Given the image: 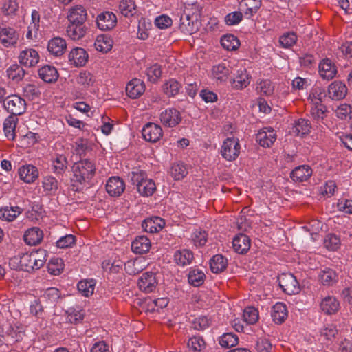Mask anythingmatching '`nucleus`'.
<instances>
[{
    "label": "nucleus",
    "instance_id": "31",
    "mask_svg": "<svg viewBox=\"0 0 352 352\" xmlns=\"http://www.w3.org/2000/svg\"><path fill=\"white\" fill-rule=\"evenodd\" d=\"M250 83V76L245 69L237 71L236 77L232 81V86L235 89H242Z\"/></svg>",
    "mask_w": 352,
    "mask_h": 352
},
{
    "label": "nucleus",
    "instance_id": "46",
    "mask_svg": "<svg viewBox=\"0 0 352 352\" xmlns=\"http://www.w3.org/2000/svg\"><path fill=\"white\" fill-rule=\"evenodd\" d=\"M95 285L94 279L82 280L78 283V289L83 296L88 297L93 294Z\"/></svg>",
    "mask_w": 352,
    "mask_h": 352
},
{
    "label": "nucleus",
    "instance_id": "25",
    "mask_svg": "<svg viewBox=\"0 0 352 352\" xmlns=\"http://www.w3.org/2000/svg\"><path fill=\"white\" fill-rule=\"evenodd\" d=\"M39 77L45 82L52 83L56 82L59 76L58 72L54 66L45 65L38 70Z\"/></svg>",
    "mask_w": 352,
    "mask_h": 352
},
{
    "label": "nucleus",
    "instance_id": "18",
    "mask_svg": "<svg viewBox=\"0 0 352 352\" xmlns=\"http://www.w3.org/2000/svg\"><path fill=\"white\" fill-rule=\"evenodd\" d=\"M88 54L82 47H75L69 54V60L75 67L84 66L88 60Z\"/></svg>",
    "mask_w": 352,
    "mask_h": 352
},
{
    "label": "nucleus",
    "instance_id": "58",
    "mask_svg": "<svg viewBox=\"0 0 352 352\" xmlns=\"http://www.w3.org/2000/svg\"><path fill=\"white\" fill-rule=\"evenodd\" d=\"M192 240L197 247L204 246L207 242L208 234L201 229H196L191 235Z\"/></svg>",
    "mask_w": 352,
    "mask_h": 352
},
{
    "label": "nucleus",
    "instance_id": "8",
    "mask_svg": "<svg viewBox=\"0 0 352 352\" xmlns=\"http://www.w3.org/2000/svg\"><path fill=\"white\" fill-rule=\"evenodd\" d=\"M18 39V34L13 28L0 26V43L4 47L15 46Z\"/></svg>",
    "mask_w": 352,
    "mask_h": 352
},
{
    "label": "nucleus",
    "instance_id": "10",
    "mask_svg": "<svg viewBox=\"0 0 352 352\" xmlns=\"http://www.w3.org/2000/svg\"><path fill=\"white\" fill-rule=\"evenodd\" d=\"M276 140V134L274 129L265 127L260 130L256 135V140L263 147H270Z\"/></svg>",
    "mask_w": 352,
    "mask_h": 352
},
{
    "label": "nucleus",
    "instance_id": "29",
    "mask_svg": "<svg viewBox=\"0 0 352 352\" xmlns=\"http://www.w3.org/2000/svg\"><path fill=\"white\" fill-rule=\"evenodd\" d=\"M151 248L150 240L144 236L136 237L131 244V250L135 254H143Z\"/></svg>",
    "mask_w": 352,
    "mask_h": 352
},
{
    "label": "nucleus",
    "instance_id": "19",
    "mask_svg": "<svg viewBox=\"0 0 352 352\" xmlns=\"http://www.w3.org/2000/svg\"><path fill=\"white\" fill-rule=\"evenodd\" d=\"M88 28L86 24L69 23L66 32L67 36L74 41L82 38L87 34Z\"/></svg>",
    "mask_w": 352,
    "mask_h": 352
},
{
    "label": "nucleus",
    "instance_id": "7",
    "mask_svg": "<svg viewBox=\"0 0 352 352\" xmlns=\"http://www.w3.org/2000/svg\"><path fill=\"white\" fill-rule=\"evenodd\" d=\"M348 93V89L344 82L341 80H334L327 87V97L332 100H341Z\"/></svg>",
    "mask_w": 352,
    "mask_h": 352
},
{
    "label": "nucleus",
    "instance_id": "2",
    "mask_svg": "<svg viewBox=\"0 0 352 352\" xmlns=\"http://www.w3.org/2000/svg\"><path fill=\"white\" fill-rule=\"evenodd\" d=\"M3 91L4 90L0 91V102L3 104L5 109L11 114L10 116L16 117L25 112L26 102L23 98L18 95H10L5 98L1 95Z\"/></svg>",
    "mask_w": 352,
    "mask_h": 352
},
{
    "label": "nucleus",
    "instance_id": "55",
    "mask_svg": "<svg viewBox=\"0 0 352 352\" xmlns=\"http://www.w3.org/2000/svg\"><path fill=\"white\" fill-rule=\"evenodd\" d=\"M335 113L340 120H350L352 118V107L347 104H342L336 108Z\"/></svg>",
    "mask_w": 352,
    "mask_h": 352
},
{
    "label": "nucleus",
    "instance_id": "4",
    "mask_svg": "<svg viewBox=\"0 0 352 352\" xmlns=\"http://www.w3.org/2000/svg\"><path fill=\"white\" fill-rule=\"evenodd\" d=\"M278 281L280 287L287 294H296L300 291L296 278L291 273L281 274L278 277Z\"/></svg>",
    "mask_w": 352,
    "mask_h": 352
},
{
    "label": "nucleus",
    "instance_id": "44",
    "mask_svg": "<svg viewBox=\"0 0 352 352\" xmlns=\"http://www.w3.org/2000/svg\"><path fill=\"white\" fill-rule=\"evenodd\" d=\"M221 44L222 47L228 51L236 50L239 45V40L233 34H226L221 37Z\"/></svg>",
    "mask_w": 352,
    "mask_h": 352
},
{
    "label": "nucleus",
    "instance_id": "6",
    "mask_svg": "<svg viewBox=\"0 0 352 352\" xmlns=\"http://www.w3.org/2000/svg\"><path fill=\"white\" fill-rule=\"evenodd\" d=\"M318 73L323 80H331L336 76L338 68L334 61L329 58H324L318 64Z\"/></svg>",
    "mask_w": 352,
    "mask_h": 352
},
{
    "label": "nucleus",
    "instance_id": "21",
    "mask_svg": "<svg viewBox=\"0 0 352 352\" xmlns=\"http://www.w3.org/2000/svg\"><path fill=\"white\" fill-rule=\"evenodd\" d=\"M312 169L308 165L296 167L290 173V177L294 182H303L312 175Z\"/></svg>",
    "mask_w": 352,
    "mask_h": 352
},
{
    "label": "nucleus",
    "instance_id": "35",
    "mask_svg": "<svg viewBox=\"0 0 352 352\" xmlns=\"http://www.w3.org/2000/svg\"><path fill=\"white\" fill-rule=\"evenodd\" d=\"M23 212L19 206H5L0 209V219L6 221H14Z\"/></svg>",
    "mask_w": 352,
    "mask_h": 352
},
{
    "label": "nucleus",
    "instance_id": "52",
    "mask_svg": "<svg viewBox=\"0 0 352 352\" xmlns=\"http://www.w3.org/2000/svg\"><path fill=\"white\" fill-rule=\"evenodd\" d=\"M52 167L54 173L56 175L63 173L67 167V157L63 155H58L53 161Z\"/></svg>",
    "mask_w": 352,
    "mask_h": 352
},
{
    "label": "nucleus",
    "instance_id": "62",
    "mask_svg": "<svg viewBox=\"0 0 352 352\" xmlns=\"http://www.w3.org/2000/svg\"><path fill=\"white\" fill-rule=\"evenodd\" d=\"M60 296L61 293L60 290L56 287L47 288L43 295V297L47 301L52 304L56 302L59 300Z\"/></svg>",
    "mask_w": 352,
    "mask_h": 352
},
{
    "label": "nucleus",
    "instance_id": "5",
    "mask_svg": "<svg viewBox=\"0 0 352 352\" xmlns=\"http://www.w3.org/2000/svg\"><path fill=\"white\" fill-rule=\"evenodd\" d=\"M221 155L228 161L235 160L240 153V144L238 139L228 138L223 143Z\"/></svg>",
    "mask_w": 352,
    "mask_h": 352
},
{
    "label": "nucleus",
    "instance_id": "41",
    "mask_svg": "<svg viewBox=\"0 0 352 352\" xmlns=\"http://www.w3.org/2000/svg\"><path fill=\"white\" fill-rule=\"evenodd\" d=\"M319 279L324 285H331L337 280L336 272L330 268L322 270L319 273Z\"/></svg>",
    "mask_w": 352,
    "mask_h": 352
},
{
    "label": "nucleus",
    "instance_id": "33",
    "mask_svg": "<svg viewBox=\"0 0 352 352\" xmlns=\"http://www.w3.org/2000/svg\"><path fill=\"white\" fill-rule=\"evenodd\" d=\"M286 305L283 302H277L272 307V317L277 324H281L287 317Z\"/></svg>",
    "mask_w": 352,
    "mask_h": 352
},
{
    "label": "nucleus",
    "instance_id": "43",
    "mask_svg": "<svg viewBox=\"0 0 352 352\" xmlns=\"http://www.w3.org/2000/svg\"><path fill=\"white\" fill-rule=\"evenodd\" d=\"M182 86L175 79H170L162 86L164 93L168 97H173L179 94Z\"/></svg>",
    "mask_w": 352,
    "mask_h": 352
},
{
    "label": "nucleus",
    "instance_id": "1",
    "mask_svg": "<svg viewBox=\"0 0 352 352\" xmlns=\"http://www.w3.org/2000/svg\"><path fill=\"white\" fill-rule=\"evenodd\" d=\"M73 182L85 186L89 185L96 175V164L89 159L80 160L72 166Z\"/></svg>",
    "mask_w": 352,
    "mask_h": 352
},
{
    "label": "nucleus",
    "instance_id": "28",
    "mask_svg": "<svg viewBox=\"0 0 352 352\" xmlns=\"http://www.w3.org/2000/svg\"><path fill=\"white\" fill-rule=\"evenodd\" d=\"M20 179L24 182L33 183L38 176V171L36 167L32 165L23 166L19 169Z\"/></svg>",
    "mask_w": 352,
    "mask_h": 352
},
{
    "label": "nucleus",
    "instance_id": "49",
    "mask_svg": "<svg viewBox=\"0 0 352 352\" xmlns=\"http://www.w3.org/2000/svg\"><path fill=\"white\" fill-rule=\"evenodd\" d=\"M239 338L232 333H223L219 340V344L224 348H230L238 344Z\"/></svg>",
    "mask_w": 352,
    "mask_h": 352
},
{
    "label": "nucleus",
    "instance_id": "20",
    "mask_svg": "<svg viewBox=\"0 0 352 352\" xmlns=\"http://www.w3.org/2000/svg\"><path fill=\"white\" fill-rule=\"evenodd\" d=\"M67 49L66 41L59 36L52 38L48 42L47 50L48 52L55 56H60L63 55Z\"/></svg>",
    "mask_w": 352,
    "mask_h": 352
},
{
    "label": "nucleus",
    "instance_id": "27",
    "mask_svg": "<svg viewBox=\"0 0 352 352\" xmlns=\"http://www.w3.org/2000/svg\"><path fill=\"white\" fill-rule=\"evenodd\" d=\"M320 309L327 314H334L340 309V302L335 296H327L322 300Z\"/></svg>",
    "mask_w": 352,
    "mask_h": 352
},
{
    "label": "nucleus",
    "instance_id": "16",
    "mask_svg": "<svg viewBox=\"0 0 352 352\" xmlns=\"http://www.w3.org/2000/svg\"><path fill=\"white\" fill-rule=\"evenodd\" d=\"M125 189V184L119 177H110L106 184L107 193L113 197L120 196Z\"/></svg>",
    "mask_w": 352,
    "mask_h": 352
},
{
    "label": "nucleus",
    "instance_id": "15",
    "mask_svg": "<svg viewBox=\"0 0 352 352\" xmlns=\"http://www.w3.org/2000/svg\"><path fill=\"white\" fill-rule=\"evenodd\" d=\"M33 258L32 252L25 253L20 257H14L12 258L10 264L12 265V263H19L18 267H20L21 270L30 272L36 270V263Z\"/></svg>",
    "mask_w": 352,
    "mask_h": 352
},
{
    "label": "nucleus",
    "instance_id": "50",
    "mask_svg": "<svg viewBox=\"0 0 352 352\" xmlns=\"http://www.w3.org/2000/svg\"><path fill=\"white\" fill-rule=\"evenodd\" d=\"M256 91L261 95L272 96L274 91V85L268 79L262 80L256 85Z\"/></svg>",
    "mask_w": 352,
    "mask_h": 352
},
{
    "label": "nucleus",
    "instance_id": "39",
    "mask_svg": "<svg viewBox=\"0 0 352 352\" xmlns=\"http://www.w3.org/2000/svg\"><path fill=\"white\" fill-rule=\"evenodd\" d=\"M205 278V274L199 269H190L188 274V283L194 287L201 286L204 283Z\"/></svg>",
    "mask_w": 352,
    "mask_h": 352
},
{
    "label": "nucleus",
    "instance_id": "12",
    "mask_svg": "<svg viewBox=\"0 0 352 352\" xmlns=\"http://www.w3.org/2000/svg\"><path fill=\"white\" fill-rule=\"evenodd\" d=\"M160 120L164 126L174 127L181 122L182 118L179 111L170 108L161 113Z\"/></svg>",
    "mask_w": 352,
    "mask_h": 352
},
{
    "label": "nucleus",
    "instance_id": "17",
    "mask_svg": "<svg viewBox=\"0 0 352 352\" xmlns=\"http://www.w3.org/2000/svg\"><path fill=\"white\" fill-rule=\"evenodd\" d=\"M251 241L248 236L243 234H239L232 240V248L235 252L244 254L250 248Z\"/></svg>",
    "mask_w": 352,
    "mask_h": 352
},
{
    "label": "nucleus",
    "instance_id": "60",
    "mask_svg": "<svg viewBox=\"0 0 352 352\" xmlns=\"http://www.w3.org/2000/svg\"><path fill=\"white\" fill-rule=\"evenodd\" d=\"M324 245L329 250L335 251L340 245V238L334 234H328L324 238Z\"/></svg>",
    "mask_w": 352,
    "mask_h": 352
},
{
    "label": "nucleus",
    "instance_id": "53",
    "mask_svg": "<svg viewBox=\"0 0 352 352\" xmlns=\"http://www.w3.org/2000/svg\"><path fill=\"white\" fill-rule=\"evenodd\" d=\"M119 10L124 16H131L135 13V3L132 0H122L120 2Z\"/></svg>",
    "mask_w": 352,
    "mask_h": 352
},
{
    "label": "nucleus",
    "instance_id": "36",
    "mask_svg": "<svg viewBox=\"0 0 352 352\" xmlns=\"http://www.w3.org/2000/svg\"><path fill=\"white\" fill-rule=\"evenodd\" d=\"M228 260L221 254L213 256L210 261V267L213 273H220L226 270Z\"/></svg>",
    "mask_w": 352,
    "mask_h": 352
},
{
    "label": "nucleus",
    "instance_id": "13",
    "mask_svg": "<svg viewBox=\"0 0 352 352\" xmlns=\"http://www.w3.org/2000/svg\"><path fill=\"white\" fill-rule=\"evenodd\" d=\"M155 274L152 272H146L142 274L138 280V286L140 290L146 293H150L155 289L157 285Z\"/></svg>",
    "mask_w": 352,
    "mask_h": 352
},
{
    "label": "nucleus",
    "instance_id": "59",
    "mask_svg": "<svg viewBox=\"0 0 352 352\" xmlns=\"http://www.w3.org/2000/svg\"><path fill=\"white\" fill-rule=\"evenodd\" d=\"M294 128L298 135H305L310 132L311 126L309 120L301 118L296 121Z\"/></svg>",
    "mask_w": 352,
    "mask_h": 352
},
{
    "label": "nucleus",
    "instance_id": "38",
    "mask_svg": "<svg viewBox=\"0 0 352 352\" xmlns=\"http://www.w3.org/2000/svg\"><path fill=\"white\" fill-rule=\"evenodd\" d=\"M42 187L46 195H54L58 189V182L52 176H46L42 181Z\"/></svg>",
    "mask_w": 352,
    "mask_h": 352
},
{
    "label": "nucleus",
    "instance_id": "64",
    "mask_svg": "<svg viewBox=\"0 0 352 352\" xmlns=\"http://www.w3.org/2000/svg\"><path fill=\"white\" fill-rule=\"evenodd\" d=\"M76 243V236L73 234H66L60 237L56 243V247L61 249L71 248Z\"/></svg>",
    "mask_w": 352,
    "mask_h": 352
},
{
    "label": "nucleus",
    "instance_id": "3",
    "mask_svg": "<svg viewBox=\"0 0 352 352\" xmlns=\"http://www.w3.org/2000/svg\"><path fill=\"white\" fill-rule=\"evenodd\" d=\"M199 24L197 14H195L194 16H191L190 9H184L180 16V30L186 34H192L199 30Z\"/></svg>",
    "mask_w": 352,
    "mask_h": 352
},
{
    "label": "nucleus",
    "instance_id": "57",
    "mask_svg": "<svg viewBox=\"0 0 352 352\" xmlns=\"http://www.w3.org/2000/svg\"><path fill=\"white\" fill-rule=\"evenodd\" d=\"M327 95L324 89L316 87L312 89L308 99L311 101V104L323 103V99Z\"/></svg>",
    "mask_w": 352,
    "mask_h": 352
},
{
    "label": "nucleus",
    "instance_id": "48",
    "mask_svg": "<svg viewBox=\"0 0 352 352\" xmlns=\"http://www.w3.org/2000/svg\"><path fill=\"white\" fill-rule=\"evenodd\" d=\"M25 74V70L23 67L17 64L11 65L7 69V75L10 79L19 82L21 80Z\"/></svg>",
    "mask_w": 352,
    "mask_h": 352
},
{
    "label": "nucleus",
    "instance_id": "56",
    "mask_svg": "<svg viewBox=\"0 0 352 352\" xmlns=\"http://www.w3.org/2000/svg\"><path fill=\"white\" fill-rule=\"evenodd\" d=\"M243 322L247 324H253L258 320V311L253 307H248L243 311Z\"/></svg>",
    "mask_w": 352,
    "mask_h": 352
},
{
    "label": "nucleus",
    "instance_id": "47",
    "mask_svg": "<svg viewBox=\"0 0 352 352\" xmlns=\"http://www.w3.org/2000/svg\"><path fill=\"white\" fill-rule=\"evenodd\" d=\"M206 346V342L200 336H194L188 340V347L195 352H201Z\"/></svg>",
    "mask_w": 352,
    "mask_h": 352
},
{
    "label": "nucleus",
    "instance_id": "30",
    "mask_svg": "<svg viewBox=\"0 0 352 352\" xmlns=\"http://www.w3.org/2000/svg\"><path fill=\"white\" fill-rule=\"evenodd\" d=\"M43 238V231L36 227L28 230L23 236L25 242L30 245H36L40 243Z\"/></svg>",
    "mask_w": 352,
    "mask_h": 352
},
{
    "label": "nucleus",
    "instance_id": "9",
    "mask_svg": "<svg viewBox=\"0 0 352 352\" xmlns=\"http://www.w3.org/2000/svg\"><path fill=\"white\" fill-rule=\"evenodd\" d=\"M142 134L146 141L156 142L162 137V129L159 125L148 122L142 129Z\"/></svg>",
    "mask_w": 352,
    "mask_h": 352
},
{
    "label": "nucleus",
    "instance_id": "42",
    "mask_svg": "<svg viewBox=\"0 0 352 352\" xmlns=\"http://www.w3.org/2000/svg\"><path fill=\"white\" fill-rule=\"evenodd\" d=\"M137 190L140 195L144 197L151 196L156 190L155 184L151 179L142 182L137 186Z\"/></svg>",
    "mask_w": 352,
    "mask_h": 352
},
{
    "label": "nucleus",
    "instance_id": "40",
    "mask_svg": "<svg viewBox=\"0 0 352 352\" xmlns=\"http://www.w3.org/2000/svg\"><path fill=\"white\" fill-rule=\"evenodd\" d=\"M113 41L111 38L106 35H99L94 43L96 50L101 52H107L112 47Z\"/></svg>",
    "mask_w": 352,
    "mask_h": 352
},
{
    "label": "nucleus",
    "instance_id": "22",
    "mask_svg": "<svg viewBox=\"0 0 352 352\" xmlns=\"http://www.w3.org/2000/svg\"><path fill=\"white\" fill-rule=\"evenodd\" d=\"M145 91V85L142 80L138 78L131 80L126 86V92L129 97L137 98Z\"/></svg>",
    "mask_w": 352,
    "mask_h": 352
},
{
    "label": "nucleus",
    "instance_id": "23",
    "mask_svg": "<svg viewBox=\"0 0 352 352\" xmlns=\"http://www.w3.org/2000/svg\"><path fill=\"white\" fill-rule=\"evenodd\" d=\"M164 225L165 222L163 219L160 217H153L145 219L142 223V227L146 232L156 233L160 232Z\"/></svg>",
    "mask_w": 352,
    "mask_h": 352
},
{
    "label": "nucleus",
    "instance_id": "61",
    "mask_svg": "<svg viewBox=\"0 0 352 352\" xmlns=\"http://www.w3.org/2000/svg\"><path fill=\"white\" fill-rule=\"evenodd\" d=\"M18 9L19 3L16 1L8 0L3 3L2 12L5 15L12 17L16 15Z\"/></svg>",
    "mask_w": 352,
    "mask_h": 352
},
{
    "label": "nucleus",
    "instance_id": "11",
    "mask_svg": "<svg viewBox=\"0 0 352 352\" xmlns=\"http://www.w3.org/2000/svg\"><path fill=\"white\" fill-rule=\"evenodd\" d=\"M18 58L21 65L32 67L39 62L40 56L34 49L27 48L20 52Z\"/></svg>",
    "mask_w": 352,
    "mask_h": 352
},
{
    "label": "nucleus",
    "instance_id": "24",
    "mask_svg": "<svg viewBox=\"0 0 352 352\" xmlns=\"http://www.w3.org/2000/svg\"><path fill=\"white\" fill-rule=\"evenodd\" d=\"M124 265L128 274L135 275L142 272L146 267L147 263L144 258H138L128 261Z\"/></svg>",
    "mask_w": 352,
    "mask_h": 352
},
{
    "label": "nucleus",
    "instance_id": "51",
    "mask_svg": "<svg viewBox=\"0 0 352 352\" xmlns=\"http://www.w3.org/2000/svg\"><path fill=\"white\" fill-rule=\"evenodd\" d=\"M229 74L230 69L223 64H219L214 66L212 68V75L214 78L219 82L226 81Z\"/></svg>",
    "mask_w": 352,
    "mask_h": 352
},
{
    "label": "nucleus",
    "instance_id": "63",
    "mask_svg": "<svg viewBox=\"0 0 352 352\" xmlns=\"http://www.w3.org/2000/svg\"><path fill=\"white\" fill-rule=\"evenodd\" d=\"M297 41V36L294 32H287L279 38L280 45L285 48L293 46Z\"/></svg>",
    "mask_w": 352,
    "mask_h": 352
},
{
    "label": "nucleus",
    "instance_id": "32",
    "mask_svg": "<svg viewBox=\"0 0 352 352\" xmlns=\"http://www.w3.org/2000/svg\"><path fill=\"white\" fill-rule=\"evenodd\" d=\"M261 6V0H242L240 7L244 11L246 18L250 19Z\"/></svg>",
    "mask_w": 352,
    "mask_h": 352
},
{
    "label": "nucleus",
    "instance_id": "37",
    "mask_svg": "<svg viewBox=\"0 0 352 352\" xmlns=\"http://www.w3.org/2000/svg\"><path fill=\"white\" fill-rule=\"evenodd\" d=\"M18 122L17 117L8 116L3 122V131L8 140H13L15 138V128Z\"/></svg>",
    "mask_w": 352,
    "mask_h": 352
},
{
    "label": "nucleus",
    "instance_id": "34",
    "mask_svg": "<svg viewBox=\"0 0 352 352\" xmlns=\"http://www.w3.org/2000/svg\"><path fill=\"white\" fill-rule=\"evenodd\" d=\"M193 258L192 252L187 249L177 250L174 254V261L180 266L190 265Z\"/></svg>",
    "mask_w": 352,
    "mask_h": 352
},
{
    "label": "nucleus",
    "instance_id": "54",
    "mask_svg": "<svg viewBox=\"0 0 352 352\" xmlns=\"http://www.w3.org/2000/svg\"><path fill=\"white\" fill-rule=\"evenodd\" d=\"M187 174V168L183 163H176L172 165L170 175L175 180L182 179Z\"/></svg>",
    "mask_w": 352,
    "mask_h": 352
},
{
    "label": "nucleus",
    "instance_id": "45",
    "mask_svg": "<svg viewBox=\"0 0 352 352\" xmlns=\"http://www.w3.org/2000/svg\"><path fill=\"white\" fill-rule=\"evenodd\" d=\"M327 111V107L323 103L311 104L310 114L314 120H322Z\"/></svg>",
    "mask_w": 352,
    "mask_h": 352
},
{
    "label": "nucleus",
    "instance_id": "14",
    "mask_svg": "<svg viewBox=\"0 0 352 352\" xmlns=\"http://www.w3.org/2000/svg\"><path fill=\"white\" fill-rule=\"evenodd\" d=\"M117 22L116 16L110 12H104L97 16L96 23L101 30H110L115 27Z\"/></svg>",
    "mask_w": 352,
    "mask_h": 352
},
{
    "label": "nucleus",
    "instance_id": "26",
    "mask_svg": "<svg viewBox=\"0 0 352 352\" xmlns=\"http://www.w3.org/2000/svg\"><path fill=\"white\" fill-rule=\"evenodd\" d=\"M87 10L82 6H77L69 10L67 19L69 23L85 24Z\"/></svg>",
    "mask_w": 352,
    "mask_h": 352
}]
</instances>
